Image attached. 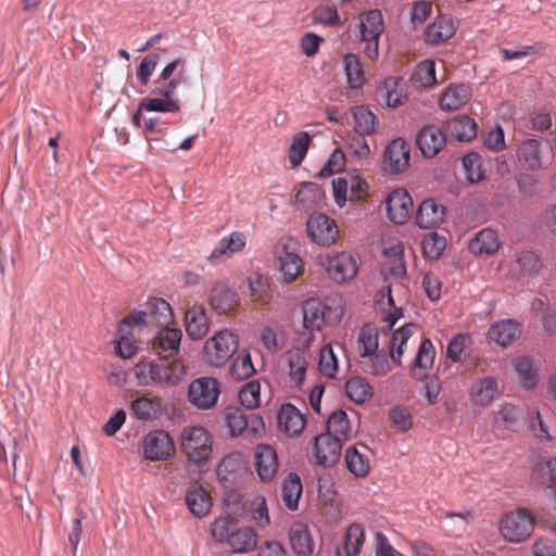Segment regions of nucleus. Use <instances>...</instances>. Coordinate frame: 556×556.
I'll return each mask as SVG.
<instances>
[{"label": "nucleus", "instance_id": "obj_1", "mask_svg": "<svg viewBox=\"0 0 556 556\" xmlns=\"http://www.w3.org/2000/svg\"><path fill=\"white\" fill-rule=\"evenodd\" d=\"M187 81L185 61L176 59L169 62L154 81L152 94L157 98H144L141 100V110L147 112L176 113L180 111V104L176 96L177 88Z\"/></svg>", "mask_w": 556, "mask_h": 556}, {"label": "nucleus", "instance_id": "obj_2", "mask_svg": "<svg viewBox=\"0 0 556 556\" xmlns=\"http://www.w3.org/2000/svg\"><path fill=\"white\" fill-rule=\"evenodd\" d=\"M137 383L142 387L151 384L174 387L186 376V366L178 359L160 357L157 362L139 363L134 368Z\"/></svg>", "mask_w": 556, "mask_h": 556}, {"label": "nucleus", "instance_id": "obj_3", "mask_svg": "<svg viewBox=\"0 0 556 556\" xmlns=\"http://www.w3.org/2000/svg\"><path fill=\"white\" fill-rule=\"evenodd\" d=\"M213 444L212 433L203 426H187L181 430V451L195 465L205 464L212 458Z\"/></svg>", "mask_w": 556, "mask_h": 556}, {"label": "nucleus", "instance_id": "obj_4", "mask_svg": "<svg viewBox=\"0 0 556 556\" xmlns=\"http://www.w3.org/2000/svg\"><path fill=\"white\" fill-rule=\"evenodd\" d=\"M535 525L534 516L525 508L505 514L500 521L501 535L510 543H521L528 540Z\"/></svg>", "mask_w": 556, "mask_h": 556}, {"label": "nucleus", "instance_id": "obj_5", "mask_svg": "<svg viewBox=\"0 0 556 556\" xmlns=\"http://www.w3.org/2000/svg\"><path fill=\"white\" fill-rule=\"evenodd\" d=\"M343 309L340 305L331 306L319 300L309 299L303 305V326L313 333L324 325H337L341 321Z\"/></svg>", "mask_w": 556, "mask_h": 556}, {"label": "nucleus", "instance_id": "obj_6", "mask_svg": "<svg viewBox=\"0 0 556 556\" xmlns=\"http://www.w3.org/2000/svg\"><path fill=\"white\" fill-rule=\"evenodd\" d=\"M238 346L239 342L235 333L228 329L220 330L206 340L204 344L205 358L212 366H223L235 354Z\"/></svg>", "mask_w": 556, "mask_h": 556}, {"label": "nucleus", "instance_id": "obj_7", "mask_svg": "<svg viewBox=\"0 0 556 556\" xmlns=\"http://www.w3.org/2000/svg\"><path fill=\"white\" fill-rule=\"evenodd\" d=\"M220 395V384L213 377H200L190 382L187 390L188 402L198 409L213 408Z\"/></svg>", "mask_w": 556, "mask_h": 556}, {"label": "nucleus", "instance_id": "obj_8", "mask_svg": "<svg viewBox=\"0 0 556 556\" xmlns=\"http://www.w3.org/2000/svg\"><path fill=\"white\" fill-rule=\"evenodd\" d=\"M321 264L328 276L340 285L354 279L358 271L355 257L348 252L327 254Z\"/></svg>", "mask_w": 556, "mask_h": 556}, {"label": "nucleus", "instance_id": "obj_9", "mask_svg": "<svg viewBox=\"0 0 556 556\" xmlns=\"http://www.w3.org/2000/svg\"><path fill=\"white\" fill-rule=\"evenodd\" d=\"M142 452L148 460H167L175 453V444L168 432L152 430L143 438Z\"/></svg>", "mask_w": 556, "mask_h": 556}, {"label": "nucleus", "instance_id": "obj_10", "mask_svg": "<svg viewBox=\"0 0 556 556\" xmlns=\"http://www.w3.org/2000/svg\"><path fill=\"white\" fill-rule=\"evenodd\" d=\"M306 231L313 242L319 245H330L339 236L334 219L324 213H313L306 222Z\"/></svg>", "mask_w": 556, "mask_h": 556}, {"label": "nucleus", "instance_id": "obj_11", "mask_svg": "<svg viewBox=\"0 0 556 556\" xmlns=\"http://www.w3.org/2000/svg\"><path fill=\"white\" fill-rule=\"evenodd\" d=\"M314 339L313 333L305 334L301 346H294L286 354L290 378L296 386H301L305 379L309 348Z\"/></svg>", "mask_w": 556, "mask_h": 556}, {"label": "nucleus", "instance_id": "obj_12", "mask_svg": "<svg viewBox=\"0 0 556 556\" xmlns=\"http://www.w3.org/2000/svg\"><path fill=\"white\" fill-rule=\"evenodd\" d=\"M225 420L231 437L240 435L245 429L254 434L264 430V421L260 415L252 413L247 416L239 407H228L225 412Z\"/></svg>", "mask_w": 556, "mask_h": 556}, {"label": "nucleus", "instance_id": "obj_13", "mask_svg": "<svg viewBox=\"0 0 556 556\" xmlns=\"http://www.w3.org/2000/svg\"><path fill=\"white\" fill-rule=\"evenodd\" d=\"M343 443L328 433L316 435L313 445L315 463L323 467L333 466L340 458Z\"/></svg>", "mask_w": 556, "mask_h": 556}, {"label": "nucleus", "instance_id": "obj_14", "mask_svg": "<svg viewBox=\"0 0 556 556\" xmlns=\"http://www.w3.org/2000/svg\"><path fill=\"white\" fill-rule=\"evenodd\" d=\"M253 465L263 482L271 481L279 468L278 456L274 447L268 444H258L254 450Z\"/></svg>", "mask_w": 556, "mask_h": 556}, {"label": "nucleus", "instance_id": "obj_15", "mask_svg": "<svg viewBox=\"0 0 556 556\" xmlns=\"http://www.w3.org/2000/svg\"><path fill=\"white\" fill-rule=\"evenodd\" d=\"M413 207L412 197L405 189H395L387 198L388 217L394 224L403 225L410 217Z\"/></svg>", "mask_w": 556, "mask_h": 556}, {"label": "nucleus", "instance_id": "obj_16", "mask_svg": "<svg viewBox=\"0 0 556 556\" xmlns=\"http://www.w3.org/2000/svg\"><path fill=\"white\" fill-rule=\"evenodd\" d=\"M498 394V382L493 376L476 379L468 389L470 401L476 406L486 407L492 404Z\"/></svg>", "mask_w": 556, "mask_h": 556}, {"label": "nucleus", "instance_id": "obj_17", "mask_svg": "<svg viewBox=\"0 0 556 556\" xmlns=\"http://www.w3.org/2000/svg\"><path fill=\"white\" fill-rule=\"evenodd\" d=\"M409 144L402 138L392 140L384 151V164L392 174L404 172L409 165Z\"/></svg>", "mask_w": 556, "mask_h": 556}, {"label": "nucleus", "instance_id": "obj_18", "mask_svg": "<svg viewBox=\"0 0 556 556\" xmlns=\"http://www.w3.org/2000/svg\"><path fill=\"white\" fill-rule=\"evenodd\" d=\"M513 369L517 383L523 390L533 389L540 381L539 364L530 356H521L514 359Z\"/></svg>", "mask_w": 556, "mask_h": 556}, {"label": "nucleus", "instance_id": "obj_19", "mask_svg": "<svg viewBox=\"0 0 556 556\" xmlns=\"http://www.w3.org/2000/svg\"><path fill=\"white\" fill-rule=\"evenodd\" d=\"M445 143V136L435 125H427L417 135L416 144L424 156L432 157L438 154Z\"/></svg>", "mask_w": 556, "mask_h": 556}, {"label": "nucleus", "instance_id": "obj_20", "mask_svg": "<svg viewBox=\"0 0 556 556\" xmlns=\"http://www.w3.org/2000/svg\"><path fill=\"white\" fill-rule=\"evenodd\" d=\"M181 337L178 328H162L154 338L153 349L160 357L168 358L179 352Z\"/></svg>", "mask_w": 556, "mask_h": 556}, {"label": "nucleus", "instance_id": "obj_21", "mask_svg": "<svg viewBox=\"0 0 556 556\" xmlns=\"http://www.w3.org/2000/svg\"><path fill=\"white\" fill-rule=\"evenodd\" d=\"M186 504L195 517L202 518L210 513L212 508V498L204 486L195 482L186 491Z\"/></svg>", "mask_w": 556, "mask_h": 556}, {"label": "nucleus", "instance_id": "obj_22", "mask_svg": "<svg viewBox=\"0 0 556 556\" xmlns=\"http://www.w3.org/2000/svg\"><path fill=\"white\" fill-rule=\"evenodd\" d=\"M344 460L349 472L354 477L364 478L369 473L370 459L367 446L348 447L344 453Z\"/></svg>", "mask_w": 556, "mask_h": 556}, {"label": "nucleus", "instance_id": "obj_23", "mask_svg": "<svg viewBox=\"0 0 556 556\" xmlns=\"http://www.w3.org/2000/svg\"><path fill=\"white\" fill-rule=\"evenodd\" d=\"M185 327L187 334L193 340H200L208 332V317L202 305H193L186 312Z\"/></svg>", "mask_w": 556, "mask_h": 556}, {"label": "nucleus", "instance_id": "obj_24", "mask_svg": "<svg viewBox=\"0 0 556 556\" xmlns=\"http://www.w3.org/2000/svg\"><path fill=\"white\" fill-rule=\"evenodd\" d=\"M522 331V326L513 319H505L492 325L488 331L490 341L501 346H507L517 340Z\"/></svg>", "mask_w": 556, "mask_h": 556}, {"label": "nucleus", "instance_id": "obj_25", "mask_svg": "<svg viewBox=\"0 0 556 556\" xmlns=\"http://www.w3.org/2000/svg\"><path fill=\"white\" fill-rule=\"evenodd\" d=\"M244 457L240 452H232L219 462L216 475L223 486L228 488L232 484L243 468Z\"/></svg>", "mask_w": 556, "mask_h": 556}, {"label": "nucleus", "instance_id": "obj_26", "mask_svg": "<svg viewBox=\"0 0 556 556\" xmlns=\"http://www.w3.org/2000/svg\"><path fill=\"white\" fill-rule=\"evenodd\" d=\"M359 39L379 40L384 29V22L381 11L375 9L359 14Z\"/></svg>", "mask_w": 556, "mask_h": 556}, {"label": "nucleus", "instance_id": "obj_27", "mask_svg": "<svg viewBox=\"0 0 556 556\" xmlns=\"http://www.w3.org/2000/svg\"><path fill=\"white\" fill-rule=\"evenodd\" d=\"M445 215L443 205L433 199H427L419 205L416 214V224L419 228L430 229L439 225Z\"/></svg>", "mask_w": 556, "mask_h": 556}, {"label": "nucleus", "instance_id": "obj_28", "mask_svg": "<svg viewBox=\"0 0 556 556\" xmlns=\"http://www.w3.org/2000/svg\"><path fill=\"white\" fill-rule=\"evenodd\" d=\"M277 418L280 429L291 437L300 434L305 427L304 416L292 404L282 405Z\"/></svg>", "mask_w": 556, "mask_h": 556}, {"label": "nucleus", "instance_id": "obj_29", "mask_svg": "<svg viewBox=\"0 0 556 556\" xmlns=\"http://www.w3.org/2000/svg\"><path fill=\"white\" fill-rule=\"evenodd\" d=\"M290 544L293 552L301 556H308L314 552V541L308 526L304 522H294L289 531Z\"/></svg>", "mask_w": 556, "mask_h": 556}, {"label": "nucleus", "instance_id": "obj_30", "mask_svg": "<svg viewBox=\"0 0 556 556\" xmlns=\"http://www.w3.org/2000/svg\"><path fill=\"white\" fill-rule=\"evenodd\" d=\"M245 244V235L240 231H232L220 239L218 244L211 252L208 258L213 262L224 260L225 257H229L233 253L241 251Z\"/></svg>", "mask_w": 556, "mask_h": 556}, {"label": "nucleus", "instance_id": "obj_31", "mask_svg": "<svg viewBox=\"0 0 556 556\" xmlns=\"http://www.w3.org/2000/svg\"><path fill=\"white\" fill-rule=\"evenodd\" d=\"M258 543V535L251 527H243L231 532L227 541L229 548L237 554H247L254 551Z\"/></svg>", "mask_w": 556, "mask_h": 556}, {"label": "nucleus", "instance_id": "obj_32", "mask_svg": "<svg viewBox=\"0 0 556 556\" xmlns=\"http://www.w3.org/2000/svg\"><path fill=\"white\" fill-rule=\"evenodd\" d=\"M210 302L218 314H226L238 304V294L227 285L220 282L214 286L211 291Z\"/></svg>", "mask_w": 556, "mask_h": 556}, {"label": "nucleus", "instance_id": "obj_33", "mask_svg": "<svg viewBox=\"0 0 556 556\" xmlns=\"http://www.w3.org/2000/svg\"><path fill=\"white\" fill-rule=\"evenodd\" d=\"M326 433L336 437V439H339L342 443L351 440L355 435L348 414L342 409L333 412L328 417Z\"/></svg>", "mask_w": 556, "mask_h": 556}, {"label": "nucleus", "instance_id": "obj_34", "mask_svg": "<svg viewBox=\"0 0 556 556\" xmlns=\"http://www.w3.org/2000/svg\"><path fill=\"white\" fill-rule=\"evenodd\" d=\"M435 357V350L430 339H422L417 355L415 357L412 372L417 379L427 377V372L432 368Z\"/></svg>", "mask_w": 556, "mask_h": 556}, {"label": "nucleus", "instance_id": "obj_35", "mask_svg": "<svg viewBox=\"0 0 556 556\" xmlns=\"http://www.w3.org/2000/svg\"><path fill=\"white\" fill-rule=\"evenodd\" d=\"M468 248L476 255L494 254L501 248V241L495 230L484 228L470 240Z\"/></svg>", "mask_w": 556, "mask_h": 556}, {"label": "nucleus", "instance_id": "obj_36", "mask_svg": "<svg viewBox=\"0 0 556 556\" xmlns=\"http://www.w3.org/2000/svg\"><path fill=\"white\" fill-rule=\"evenodd\" d=\"M279 271L281 273L282 280L290 283L298 279L304 271V263L302 258L294 252H290L283 248V251L278 256Z\"/></svg>", "mask_w": 556, "mask_h": 556}, {"label": "nucleus", "instance_id": "obj_37", "mask_svg": "<svg viewBox=\"0 0 556 556\" xmlns=\"http://www.w3.org/2000/svg\"><path fill=\"white\" fill-rule=\"evenodd\" d=\"M471 97V89L467 85H452L445 89L440 98V106L444 111L458 110Z\"/></svg>", "mask_w": 556, "mask_h": 556}, {"label": "nucleus", "instance_id": "obj_38", "mask_svg": "<svg viewBox=\"0 0 556 556\" xmlns=\"http://www.w3.org/2000/svg\"><path fill=\"white\" fill-rule=\"evenodd\" d=\"M446 130L458 141H469L477 135V124L467 115H458L446 122Z\"/></svg>", "mask_w": 556, "mask_h": 556}, {"label": "nucleus", "instance_id": "obj_39", "mask_svg": "<svg viewBox=\"0 0 556 556\" xmlns=\"http://www.w3.org/2000/svg\"><path fill=\"white\" fill-rule=\"evenodd\" d=\"M456 31L453 20L438 16L426 29L425 39L428 43H440L450 39Z\"/></svg>", "mask_w": 556, "mask_h": 556}, {"label": "nucleus", "instance_id": "obj_40", "mask_svg": "<svg viewBox=\"0 0 556 556\" xmlns=\"http://www.w3.org/2000/svg\"><path fill=\"white\" fill-rule=\"evenodd\" d=\"M518 160L523 167L538 170L542 167L541 144L536 139H526L518 149Z\"/></svg>", "mask_w": 556, "mask_h": 556}, {"label": "nucleus", "instance_id": "obj_41", "mask_svg": "<svg viewBox=\"0 0 556 556\" xmlns=\"http://www.w3.org/2000/svg\"><path fill=\"white\" fill-rule=\"evenodd\" d=\"M131 410L140 420H154L161 414V402L155 396L144 394L131 402Z\"/></svg>", "mask_w": 556, "mask_h": 556}, {"label": "nucleus", "instance_id": "obj_42", "mask_svg": "<svg viewBox=\"0 0 556 556\" xmlns=\"http://www.w3.org/2000/svg\"><path fill=\"white\" fill-rule=\"evenodd\" d=\"M352 115L354 118V129L357 135L367 136L377 132L378 118L367 106H355L352 110Z\"/></svg>", "mask_w": 556, "mask_h": 556}, {"label": "nucleus", "instance_id": "obj_43", "mask_svg": "<svg viewBox=\"0 0 556 556\" xmlns=\"http://www.w3.org/2000/svg\"><path fill=\"white\" fill-rule=\"evenodd\" d=\"M519 416L520 414L516 406L503 403L494 410L491 426L497 431L511 429L517 424Z\"/></svg>", "mask_w": 556, "mask_h": 556}, {"label": "nucleus", "instance_id": "obj_44", "mask_svg": "<svg viewBox=\"0 0 556 556\" xmlns=\"http://www.w3.org/2000/svg\"><path fill=\"white\" fill-rule=\"evenodd\" d=\"M302 491L303 486L299 475L290 472L281 488V498L285 506L291 510L296 509Z\"/></svg>", "mask_w": 556, "mask_h": 556}, {"label": "nucleus", "instance_id": "obj_45", "mask_svg": "<svg viewBox=\"0 0 556 556\" xmlns=\"http://www.w3.org/2000/svg\"><path fill=\"white\" fill-rule=\"evenodd\" d=\"M378 330L371 324L364 325L357 337V349L361 357L365 358L378 352Z\"/></svg>", "mask_w": 556, "mask_h": 556}, {"label": "nucleus", "instance_id": "obj_46", "mask_svg": "<svg viewBox=\"0 0 556 556\" xmlns=\"http://www.w3.org/2000/svg\"><path fill=\"white\" fill-rule=\"evenodd\" d=\"M343 68L350 88H361L365 83L363 64L356 54L348 53L343 59Z\"/></svg>", "mask_w": 556, "mask_h": 556}, {"label": "nucleus", "instance_id": "obj_47", "mask_svg": "<svg viewBox=\"0 0 556 556\" xmlns=\"http://www.w3.org/2000/svg\"><path fill=\"white\" fill-rule=\"evenodd\" d=\"M414 328V325L406 324L392 333L390 340V356L392 362L399 366L402 364L401 357L404 353V346L412 337Z\"/></svg>", "mask_w": 556, "mask_h": 556}, {"label": "nucleus", "instance_id": "obj_48", "mask_svg": "<svg viewBox=\"0 0 556 556\" xmlns=\"http://www.w3.org/2000/svg\"><path fill=\"white\" fill-rule=\"evenodd\" d=\"M115 352L123 358H130L137 352L134 334L128 325H119L117 328Z\"/></svg>", "mask_w": 556, "mask_h": 556}, {"label": "nucleus", "instance_id": "obj_49", "mask_svg": "<svg viewBox=\"0 0 556 556\" xmlns=\"http://www.w3.org/2000/svg\"><path fill=\"white\" fill-rule=\"evenodd\" d=\"M324 192L315 182L306 181L300 185L295 201L303 208H311L321 202Z\"/></svg>", "mask_w": 556, "mask_h": 556}, {"label": "nucleus", "instance_id": "obj_50", "mask_svg": "<svg viewBox=\"0 0 556 556\" xmlns=\"http://www.w3.org/2000/svg\"><path fill=\"white\" fill-rule=\"evenodd\" d=\"M383 91L387 105L397 108L403 104L404 80L401 77H388L383 81Z\"/></svg>", "mask_w": 556, "mask_h": 556}, {"label": "nucleus", "instance_id": "obj_51", "mask_svg": "<svg viewBox=\"0 0 556 556\" xmlns=\"http://www.w3.org/2000/svg\"><path fill=\"white\" fill-rule=\"evenodd\" d=\"M464 175L470 184H476L484 179L485 172L482 166L481 156L476 153H467L463 160Z\"/></svg>", "mask_w": 556, "mask_h": 556}, {"label": "nucleus", "instance_id": "obj_52", "mask_svg": "<svg viewBox=\"0 0 556 556\" xmlns=\"http://www.w3.org/2000/svg\"><path fill=\"white\" fill-rule=\"evenodd\" d=\"M365 541V530L361 523H352L345 533V552L348 556H358Z\"/></svg>", "mask_w": 556, "mask_h": 556}, {"label": "nucleus", "instance_id": "obj_53", "mask_svg": "<svg viewBox=\"0 0 556 556\" xmlns=\"http://www.w3.org/2000/svg\"><path fill=\"white\" fill-rule=\"evenodd\" d=\"M255 372L251 355L247 351L240 352L230 366V375L237 380H245Z\"/></svg>", "mask_w": 556, "mask_h": 556}, {"label": "nucleus", "instance_id": "obj_54", "mask_svg": "<svg viewBox=\"0 0 556 556\" xmlns=\"http://www.w3.org/2000/svg\"><path fill=\"white\" fill-rule=\"evenodd\" d=\"M345 389L349 397L355 403H364L372 394L370 384L359 377L349 379Z\"/></svg>", "mask_w": 556, "mask_h": 556}, {"label": "nucleus", "instance_id": "obj_55", "mask_svg": "<svg viewBox=\"0 0 556 556\" xmlns=\"http://www.w3.org/2000/svg\"><path fill=\"white\" fill-rule=\"evenodd\" d=\"M413 80L424 88H430L437 83L435 63L432 60L419 62L414 71Z\"/></svg>", "mask_w": 556, "mask_h": 556}, {"label": "nucleus", "instance_id": "obj_56", "mask_svg": "<svg viewBox=\"0 0 556 556\" xmlns=\"http://www.w3.org/2000/svg\"><path fill=\"white\" fill-rule=\"evenodd\" d=\"M318 368L323 376L334 378L338 372V358L331 344L324 345L319 351Z\"/></svg>", "mask_w": 556, "mask_h": 556}, {"label": "nucleus", "instance_id": "obj_57", "mask_svg": "<svg viewBox=\"0 0 556 556\" xmlns=\"http://www.w3.org/2000/svg\"><path fill=\"white\" fill-rule=\"evenodd\" d=\"M311 137L306 131H301L293 137V140L289 148V160L292 165L298 166L302 163L308 146Z\"/></svg>", "mask_w": 556, "mask_h": 556}, {"label": "nucleus", "instance_id": "obj_58", "mask_svg": "<svg viewBox=\"0 0 556 556\" xmlns=\"http://www.w3.org/2000/svg\"><path fill=\"white\" fill-rule=\"evenodd\" d=\"M148 313L160 325H167L173 320V309L163 299L154 298L147 303Z\"/></svg>", "mask_w": 556, "mask_h": 556}, {"label": "nucleus", "instance_id": "obj_59", "mask_svg": "<svg viewBox=\"0 0 556 556\" xmlns=\"http://www.w3.org/2000/svg\"><path fill=\"white\" fill-rule=\"evenodd\" d=\"M532 479L539 484L556 482V457L536 464L532 470Z\"/></svg>", "mask_w": 556, "mask_h": 556}, {"label": "nucleus", "instance_id": "obj_60", "mask_svg": "<svg viewBox=\"0 0 556 556\" xmlns=\"http://www.w3.org/2000/svg\"><path fill=\"white\" fill-rule=\"evenodd\" d=\"M519 270L525 276L538 274L542 268L540 256L533 251H522L517 257Z\"/></svg>", "mask_w": 556, "mask_h": 556}, {"label": "nucleus", "instance_id": "obj_61", "mask_svg": "<svg viewBox=\"0 0 556 556\" xmlns=\"http://www.w3.org/2000/svg\"><path fill=\"white\" fill-rule=\"evenodd\" d=\"M240 403L247 408H256L261 403V384L253 380L245 383L239 392Z\"/></svg>", "mask_w": 556, "mask_h": 556}, {"label": "nucleus", "instance_id": "obj_62", "mask_svg": "<svg viewBox=\"0 0 556 556\" xmlns=\"http://www.w3.org/2000/svg\"><path fill=\"white\" fill-rule=\"evenodd\" d=\"M377 296V305L379 306V308H384L386 305H388L390 308H393L392 312H390L386 317H383V320L388 324V327L392 328L399 320V318L402 316V314L399 308L394 307L391 288L386 287L381 289Z\"/></svg>", "mask_w": 556, "mask_h": 556}, {"label": "nucleus", "instance_id": "obj_63", "mask_svg": "<svg viewBox=\"0 0 556 556\" xmlns=\"http://www.w3.org/2000/svg\"><path fill=\"white\" fill-rule=\"evenodd\" d=\"M211 535L217 543H227L233 532L232 521L228 517H217L210 528Z\"/></svg>", "mask_w": 556, "mask_h": 556}, {"label": "nucleus", "instance_id": "obj_64", "mask_svg": "<svg viewBox=\"0 0 556 556\" xmlns=\"http://www.w3.org/2000/svg\"><path fill=\"white\" fill-rule=\"evenodd\" d=\"M422 248L429 258H439L445 249V239L435 232L429 233L422 241Z\"/></svg>", "mask_w": 556, "mask_h": 556}]
</instances>
